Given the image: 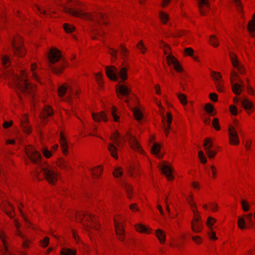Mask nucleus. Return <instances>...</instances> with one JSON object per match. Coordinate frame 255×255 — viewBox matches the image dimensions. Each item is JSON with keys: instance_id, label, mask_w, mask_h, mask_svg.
Returning a JSON list of instances; mask_svg holds the SVG:
<instances>
[{"instance_id": "nucleus-1", "label": "nucleus", "mask_w": 255, "mask_h": 255, "mask_svg": "<svg viewBox=\"0 0 255 255\" xmlns=\"http://www.w3.org/2000/svg\"><path fill=\"white\" fill-rule=\"evenodd\" d=\"M127 68L122 67L120 70L112 66L110 67H106V72L107 76L111 80L114 81H117L119 77L121 78L122 81H120L119 84L116 86V93L119 98L121 99L122 96L128 98V95L131 93V90L127 85L120 84L122 82H124L127 79Z\"/></svg>"}, {"instance_id": "nucleus-2", "label": "nucleus", "mask_w": 255, "mask_h": 255, "mask_svg": "<svg viewBox=\"0 0 255 255\" xmlns=\"http://www.w3.org/2000/svg\"><path fill=\"white\" fill-rule=\"evenodd\" d=\"M10 75L14 89L17 93L20 91L26 96L34 97L35 88L28 82L27 75L24 71L21 72V77L12 73H10Z\"/></svg>"}, {"instance_id": "nucleus-3", "label": "nucleus", "mask_w": 255, "mask_h": 255, "mask_svg": "<svg viewBox=\"0 0 255 255\" xmlns=\"http://www.w3.org/2000/svg\"><path fill=\"white\" fill-rule=\"evenodd\" d=\"M49 67L56 74L60 73L65 67L60 51L56 48L51 49L48 55Z\"/></svg>"}, {"instance_id": "nucleus-4", "label": "nucleus", "mask_w": 255, "mask_h": 255, "mask_svg": "<svg viewBox=\"0 0 255 255\" xmlns=\"http://www.w3.org/2000/svg\"><path fill=\"white\" fill-rule=\"evenodd\" d=\"M63 9L66 13L71 14L75 16L93 21L95 22V23L99 25L102 23L104 24H107V22L106 20V17L103 14H99L95 18L93 15L89 13L83 12L80 10H74L65 6H63Z\"/></svg>"}, {"instance_id": "nucleus-5", "label": "nucleus", "mask_w": 255, "mask_h": 255, "mask_svg": "<svg viewBox=\"0 0 255 255\" xmlns=\"http://www.w3.org/2000/svg\"><path fill=\"white\" fill-rule=\"evenodd\" d=\"M58 92L59 96L63 98L64 101L71 105L72 104L73 95L78 94V92H75L72 87L69 84L59 87Z\"/></svg>"}, {"instance_id": "nucleus-6", "label": "nucleus", "mask_w": 255, "mask_h": 255, "mask_svg": "<svg viewBox=\"0 0 255 255\" xmlns=\"http://www.w3.org/2000/svg\"><path fill=\"white\" fill-rule=\"evenodd\" d=\"M12 49L14 54L19 57L24 55L25 52L24 48L22 47V40L19 36H15L11 39Z\"/></svg>"}, {"instance_id": "nucleus-7", "label": "nucleus", "mask_w": 255, "mask_h": 255, "mask_svg": "<svg viewBox=\"0 0 255 255\" xmlns=\"http://www.w3.org/2000/svg\"><path fill=\"white\" fill-rule=\"evenodd\" d=\"M40 172H42L45 179L48 182L54 184L57 180V174L49 166L40 165Z\"/></svg>"}, {"instance_id": "nucleus-8", "label": "nucleus", "mask_w": 255, "mask_h": 255, "mask_svg": "<svg viewBox=\"0 0 255 255\" xmlns=\"http://www.w3.org/2000/svg\"><path fill=\"white\" fill-rule=\"evenodd\" d=\"M26 153L29 158L34 163L39 164L41 159V154L33 147L26 149Z\"/></svg>"}, {"instance_id": "nucleus-9", "label": "nucleus", "mask_w": 255, "mask_h": 255, "mask_svg": "<svg viewBox=\"0 0 255 255\" xmlns=\"http://www.w3.org/2000/svg\"><path fill=\"white\" fill-rule=\"evenodd\" d=\"M231 80L232 82V90L234 93L236 95H240L242 92L241 85L238 83L234 82V81L242 82L241 79L238 78V74L232 71L231 75Z\"/></svg>"}, {"instance_id": "nucleus-10", "label": "nucleus", "mask_w": 255, "mask_h": 255, "mask_svg": "<svg viewBox=\"0 0 255 255\" xmlns=\"http://www.w3.org/2000/svg\"><path fill=\"white\" fill-rule=\"evenodd\" d=\"M203 146L209 158H214L216 154V152L211 149L213 146V143L210 138H207L204 140Z\"/></svg>"}, {"instance_id": "nucleus-11", "label": "nucleus", "mask_w": 255, "mask_h": 255, "mask_svg": "<svg viewBox=\"0 0 255 255\" xmlns=\"http://www.w3.org/2000/svg\"><path fill=\"white\" fill-rule=\"evenodd\" d=\"M127 137L131 147L132 149L139 152H141L142 151L140 145L138 144L136 139L134 136L129 133H127Z\"/></svg>"}, {"instance_id": "nucleus-12", "label": "nucleus", "mask_w": 255, "mask_h": 255, "mask_svg": "<svg viewBox=\"0 0 255 255\" xmlns=\"http://www.w3.org/2000/svg\"><path fill=\"white\" fill-rule=\"evenodd\" d=\"M229 138L231 144L237 145L239 143V139L238 133L233 127H231L229 128Z\"/></svg>"}, {"instance_id": "nucleus-13", "label": "nucleus", "mask_w": 255, "mask_h": 255, "mask_svg": "<svg viewBox=\"0 0 255 255\" xmlns=\"http://www.w3.org/2000/svg\"><path fill=\"white\" fill-rule=\"evenodd\" d=\"M115 226L116 233L119 237V239L121 241H124L125 238L124 231L123 229V225L115 220Z\"/></svg>"}, {"instance_id": "nucleus-14", "label": "nucleus", "mask_w": 255, "mask_h": 255, "mask_svg": "<svg viewBox=\"0 0 255 255\" xmlns=\"http://www.w3.org/2000/svg\"><path fill=\"white\" fill-rule=\"evenodd\" d=\"M167 61L169 65L173 64L175 70L178 72L182 71V68L179 64L178 61L172 55H168L167 57Z\"/></svg>"}, {"instance_id": "nucleus-15", "label": "nucleus", "mask_w": 255, "mask_h": 255, "mask_svg": "<svg viewBox=\"0 0 255 255\" xmlns=\"http://www.w3.org/2000/svg\"><path fill=\"white\" fill-rule=\"evenodd\" d=\"M212 77L215 81V84L216 85V87L217 88L218 91L220 92H223V86L221 83V78L222 77V76L220 74V73L215 72H212Z\"/></svg>"}, {"instance_id": "nucleus-16", "label": "nucleus", "mask_w": 255, "mask_h": 255, "mask_svg": "<svg viewBox=\"0 0 255 255\" xmlns=\"http://www.w3.org/2000/svg\"><path fill=\"white\" fill-rule=\"evenodd\" d=\"M160 169L162 173L166 176L168 180H170L173 179V176L172 174V170L169 165L163 164L161 165Z\"/></svg>"}, {"instance_id": "nucleus-17", "label": "nucleus", "mask_w": 255, "mask_h": 255, "mask_svg": "<svg viewBox=\"0 0 255 255\" xmlns=\"http://www.w3.org/2000/svg\"><path fill=\"white\" fill-rule=\"evenodd\" d=\"M172 118L171 114L168 113L166 115V119L163 117V122L164 123V130L166 135L168 133V129L170 128V124L172 122Z\"/></svg>"}, {"instance_id": "nucleus-18", "label": "nucleus", "mask_w": 255, "mask_h": 255, "mask_svg": "<svg viewBox=\"0 0 255 255\" xmlns=\"http://www.w3.org/2000/svg\"><path fill=\"white\" fill-rule=\"evenodd\" d=\"M82 217H83V218H85V219L87 221H88L89 220H91V222H92V225H91L90 226L92 227V228H95L96 230H98V223L97 222V221L96 220V218L92 217V215L91 214H87V215H86V214L85 213H82L81 216L80 215H79V219L81 220V218Z\"/></svg>"}, {"instance_id": "nucleus-19", "label": "nucleus", "mask_w": 255, "mask_h": 255, "mask_svg": "<svg viewBox=\"0 0 255 255\" xmlns=\"http://www.w3.org/2000/svg\"><path fill=\"white\" fill-rule=\"evenodd\" d=\"M21 127L23 130L26 133H29L31 132V128L28 124V119L26 117L23 116L21 121Z\"/></svg>"}, {"instance_id": "nucleus-20", "label": "nucleus", "mask_w": 255, "mask_h": 255, "mask_svg": "<svg viewBox=\"0 0 255 255\" xmlns=\"http://www.w3.org/2000/svg\"><path fill=\"white\" fill-rule=\"evenodd\" d=\"M230 57L233 66L235 68H237L241 73H242L243 72L241 70V66L239 64V61L237 59V55L234 53H230Z\"/></svg>"}, {"instance_id": "nucleus-21", "label": "nucleus", "mask_w": 255, "mask_h": 255, "mask_svg": "<svg viewBox=\"0 0 255 255\" xmlns=\"http://www.w3.org/2000/svg\"><path fill=\"white\" fill-rule=\"evenodd\" d=\"M120 184L126 190L128 198L130 199L132 194V187L123 180L120 181Z\"/></svg>"}, {"instance_id": "nucleus-22", "label": "nucleus", "mask_w": 255, "mask_h": 255, "mask_svg": "<svg viewBox=\"0 0 255 255\" xmlns=\"http://www.w3.org/2000/svg\"><path fill=\"white\" fill-rule=\"evenodd\" d=\"M60 140L62 152L64 154H67L68 153V145L66 139L62 133H60Z\"/></svg>"}, {"instance_id": "nucleus-23", "label": "nucleus", "mask_w": 255, "mask_h": 255, "mask_svg": "<svg viewBox=\"0 0 255 255\" xmlns=\"http://www.w3.org/2000/svg\"><path fill=\"white\" fill-rule=\"evenodd\" d=\"M187 200L189 204L190 205V206L192 208V211L194 214V221H193L192 222L199 223V217L198 216H196V211H195V210L194 209V208H196V206H195V204L192 201V195H191L190 197L187 198Z\"/></svg>"}, {"instance_id": "nucleus-24", "label": "nucleus", "mask_w": 255, "mask_h": 255, "mask_svg": "<svg viewBox=\"0 0 255 255\" xmlns=\"http://www.w3.org/2000/svg\"><path fill=\"white\" fill-rule=\"evenodd\" d=\"M92 117L94 120L97 122H100L102 120L104 121H107V116L106 114L103 112L97 114L93 113Z\"/></svg>"}, {"instance_id": "nucleus-25", "label": "nucleus", "mask_w": 255, "mask_h": 255, "mask_svg": "<svg viewBox=\"0 0 255 255\" xmlns=\"http://www.w3.org/2000/svg\"><path fill=\"white\" fill-rule=\"evenodd\" d=\"M108 148L110 151L111 155L114 158L117 159L118 157L117 155V147L113 143H110L108 144Z\"/></svg>"}, {"instance_id": "nucleus-26", "label": "nucleus", "mask_w": 255, "mask_h": 255, "mask_svg": "<svg viewBox=\"0 0 255 255\" xmlns=\"http://www.w3.org/2000/svg\"><path fill=\"white\" fill-rule=\"evenodd\" d=\"M203 5H206L207 7L209 6L208 0H200V2L198 3L200 14L202 15H204L206 13L205 10L204 9Z\"/></svg>"}, {"instance_id": "nucleus-27", "label": "nucleus", "mask_w": 255, "mask_h": 255, "mask_svg": "<svg viewBox=\"0 0 255 255\" xmlns=\"http://www.w3.org/2000/svg\"><path fill=\"white\" fill-rule=\"evenodd\" d=\"M253 20L249 21L248 28L252 36H254V32L255 30V14L254 15Z\"/></svg>"}, {"instance_id": "nucleus-28", "label": "nucleus", "mask_w": 255, "mask_h": 255, "mask_svg": "<svg viewBox=\"0 0 255 255\" xmlns=\"http://www.w3.org/2000/svg\"><path fill=\"white\" fill-rule=\"evenodd\" d=\"M121 135L118 132L114 133L111 137V139L113 142L116 143L117 146H119L121 145Z\"/></svg>"}, {"instance_id": "nucleus-29", "label": "nucleus", "mask_w": 255, "mask_h": 255, "mask_svg": "<svg viewBox=\"0 0 255 255\" xmlns=\"http://www.w3.org/2000/svg\"><path fill=\"white\" fill-rule=\"evenodd\" d=\"M132 111L135 119L138 122H140L143 118V115L141 111L137 108H133Z\"/></svg>"}, {"instance_id": "nucleus-30", "label": "nucleus", "mask_w": 255, "mask_h": 255, "mask_svg": "<svg viewBox=\"0 0 255 255\" xmlns=\"http://www.w3.org/2000/svg\"><path fill=\"white\" fill-rule=\"evenodd\" d=\"M37 69V65L35 63L32 64L31 65V71L32 73V77L33 79L37 81H39L38 76L36 72V70Z\"/></svg>"}, {"instance_id": "nucleus-31", "label": "nucleus", "mask_w": 255, "mask_h": 255, "mask_svg": "<svg viewBox=\"0 0 255 255\" xmlns=\"http://www.w3.org/2000/svg\"><path fill=\"white\" fill-rule=\"evenodd\" d=\"M53 114V110L50 106H46L45 107L43 112V116L44 118L52 116Z\"/></svg>"}, {"instance_id": "nucleus-32", "label": "nucleus", "mask_w": 255, "mask_h": 255, "mask_svg": "<svg viewBox=\"0 0 255 255\" xmlns=\"http://www.w3.org/2000/svg\"><path fill=\"white\" fill-rule=\"evenodd\" d=\"M156 235L161 244H163L165 241V235L162 230L158 229L156 231Z\"/></svg>"}, {"instance_id": "nucleus-33", "label": "nucleus", "mask_w": 255, "mask_h": 255, "mask_svg": "<svg viewBox=\"0 0 255 255\" xmlns=\"http://www.w3.org/2000/svg\"><path fill=\"white\" fill-rule=\"evenodd\" d=\"M241 104L244 108L247 110L251 109L253 107V104L247 99L242 100Z\"/></svg>"}, {"instance_id": "nucleus-34", "label": "nucleus", "mask_w": 255, "mask_h": 255, "mask_svg": "<svg viewBox=\"0 0 255 255\" xmlns=\"http://www.w3.org/2000/svg\"><path fill=\"white\" fill-rule=\"evenodd\" d=\"M191 227L192 230L196 233L199 232L202 230V225L200 223L192 222Z\"/></svg>"}, {"instance_id": "nucleus-35", "label": "nucleus", "mask_w": 255, "mask_h": 255, "mask_svg": "<svg viewBox=\"0 0 255 255\" xmlns=\"http://www.w3.org/2000/svg\"><path fill=\"white\" fill-rule=\"evenodd\" d=\"M102 169L100 166L91 170V172L95 177H99L102 172Z\"/></svg>"}, {"instance_id": "nucleus-36", "label": "nucleus", "mask_w": 255, "mask_h": 255, "mask_svg": "<svg viewBox=\"0 0 255 255\" xmlns=\"http://www.w3.org/2000/svg\"><path fill=\"white\" fill-rule=\"evenodd\" d=\"M61 255H76V252L69 249H63L61 251Z\"/></svg>"}, {"instance_id": "nucleus-37", "label": "nucleus", "mask_w": 255, "mask_h": 255, "mask_svg": "<svg viewBox=\"0 0 255 255\" xmlns=\"http://www.w3.org/2000/svg\"><path fill=\"white\" fill-rule=\"evenodd\" d=\"M177 96L181 102V103L183 105H186L187 101V97L183 94L182 93H177Z\"/></svg>"}, {"instance_id": "nucleus-38", "label": "nucleus", "mask_w": 255, "mask_h": 255, "mask_svg": "<svg viewBox=\"0 0 255 255\" xmlns=\"http://www.w3.org/2000/svg\"><path fill=\"white\" fill-rule=\"evenodd\" d=\"M210 43L214 47H217L219 45L218 39L215 35H211L209 39Z\"/></svg>"}, {"instance_id": "nucleus-39", "label": "nucleus", "mask_w": 255, "mask_h": 255, "mask_svg": "<svg viewBox=\"0 0 255 255\" xmlns=\"http://www.w3.org/2000/svg\"><path fill=\"white\" fill-rule=\"evenodd\" d=\"M241 203L242 206L243 210L245 212L248 211L250 209V205L249 203L245 200H242L241 201Z\"/></svg>"}, {"instance_id": "nucleus-40", "label": "nucleus", "mask_w": 255, "mask_h": 255, "mask_svg": "<svg viewBox=\"0 0 255 255\" xmlns=\"http://www.w3.org/2000/svg\"><path fill=\"white\" fill-rule=\"evenodd\" d=\"M128 172L129 173L130 175L132 177L134 176V174H138V171L137 167L132 165L129 167Z\"/></svg>"}, {"instance_id": "nucleus-41", "label": "nucleus", "mask_w": 255, "mask_h": 255, "mask_svg": "<svg viewBox=\"0 0 255 255\" xmlns=\"http://www.w3.org/2000/svg\"><path fill=\"white\" fill-rule=\"evenodd\" d=\"M59 166L63 169H68L70 168L68 163L65 160H61L58 163Z\"/></svg>"}, {"instance_id": "nucleus-42", "label": "nucleus", "mask_w": 255, "mask_h": 255, "mask_svg": "<svg viewBox=\"0 0 255 255\" xmlns=\"http://www.w3.org/2000/svg\"><path fill=\"white\" fill-rule=\"evenodd\" d=\"M17 235L20 237L23 240V246L24 248H27L28 247V240L26 239L24 236L22 234L20 231H18Z\"/></svg>"}, {"instance_id": "nucleus-43", "label": "nucleus", "mask_w": 255, "mask_h": 255, "mask_svg": "<svg viewBox=\"0 0 255 255\" xmlns=\"http://www.w3.org/2000/svg\"><path fill=\"white\" fill-rule=\"evenodd\" d=\"M238 225L241 229H244L246 228V222L244 218L239 217Z\"/></svg>"}, {"instance_id": "nucleus-44", "label": "nucleus", "mask_w": 255, "mask_h": 255, "mask_svg": "<svg viewBox=\"0 0 255 255\" xmlns=\"http://www.w3.org/2000/svg\"><path fill=\"white\" fill-rule=\"evenodd\" d=\"M160 145L158 143H154L152 147V152L153 154L157 155L160 150Z\"/></svg>"}, {"instance_id": "nucleus-45", "label": "nucleus", "mask_w": 255, "mask_h": 255, "mask_svg": "<svg viewBox=\"0 0 255 255\" xmlns=\"http://www.w3.org/2000/svg\"><path fill=\"white\" fill-rule=\"evenodd\" d=\"M64 29L66 32H72L75 29V27L67 23H65L63 25Z\"/></svg>"}, {"instance_id": "nucleus-46", "label": "nucleus", "mask_w": 255, "mask_h": 255, "mask_svg": "<svg viewBox=\"0 0 255 255\" xmlns=\"http://www.w3.org/2000/svg\"><path fill=\"white\" fill-rule=\"evenodd\" d=\"M136 229L137 231L141 233H148V229L141 224H138L136 226Z\"/></svg>"}, {"instance_id": "nucleus-47", "label": "nucleus", "mask_w": 255, "mask_h": 255, "mask_svg": "<svg viewBox=\"0 0 255 255\" xmlns=\"http://www.w3.org/2000/svg\"><path fill=\"white\" fill-rule=\"evenodd\" d=\"M205 110L211 115H214V114L213 113L214 107L211 104H207L205 106Z\"/></svg>"}, {"instance_id": "nucleus-48", "label": "nucleus", "mask_w": 255, "mask_h": 255, "mask_svg": "<svg viewBox=\"0 0 255 255\" xmlns=\"http://www.w3.org/2000/svg\"><path fill=\"white\" fill-rule=\"evenodd\" d=\"M160 18L163 23H166L169 19V16L167 14L161 12L160 13Z\"/></svg>"}, {"instance_id": "nucleus-49", "label": "nucleus", "mask_w": 255, "mask_h": 255, "mask_svg": "<svg viewBox=\"0 0 255 255\" xmlns=\"http://www.w3.org/2000/svg\"><path fill=\"white\" fill-rule=\"evenodd\" d=\"M114 175L116 177H118L119 176H121L123 174V170L121 167H117L114 172H113Z\"/></svg>"}, {"instance_id": "nucleus-50", "label": "nucleus", "mask_w": 255, "mask_h": 255, "mask_svg": "<svg viewBox=\"0 0 255 255\" xmlns=\"http://www.w3.org/2000/svg\"><path fill=\"white\" fill-rule=\"evenodd\" d=\"M2 62L3 66L7 68L10 65L9 58L6 56H3L2 58Z\"/></svg>"}, {"instance_id": "nucleus-51", "label": "nucleus", "mask_w": 255, "mask_h": 255, "mask_svg": "<svg viewBox=\"0 0 255 255\" xmlns=\"http://www.w3.org/2000/svg\"><path fill=\"white\" fill-rule=\"evenodd\" d=\"M6 213L8 215L10 218H12L14 216V213L12 212L13 207L10 204L8 205L7 208H6Z\"/></svg>"}, {"instance_id": "nucleus-52", "label": "nucleus", "mask_w": 255, "mask_h": 255, "mask_svg": "<svg viewBox=\"0 0 255 255\" xmlns=\"http://www.w3.org/2000/svg\"><path fill=\"white\" fill-rule=\"evenodd\" d=\"M0 239L2 242V245L4 246V248L5 251L7 250V246H6V241L5 239V235L2 232L0 231Z\"/></svg>"}, {"instance_id": "nucleus-53", "label": "nucleus", "mask_w": 255, "mask_h": 255, "mask_svg": "<svg viewBox=\"0 0 255 255\" xmlns=\"http://www.w3.org/2000/svg\"><path fill=\"white\" fill-rule=\"evenodd\" d=\"M235 4L237 7V10L239 12H242L243 11V6L241 3V0H234Z\"/></svg>"}, {"instance_id": "nucleus-54", "label": "nucleus", "mask_w": 255, "mask_h": 255, "mask_svg": "<svg viewBox=\"0 0 255 255\" xmlns=\"http://www.w3.org/2000/svg\"><path fill=\"white\" fill-rule=\"evenodd\" d=\"M161 47H163L165 54H168L169 53L170 47L166 43L161 42Z\"/></svg>"}, {"instance_id": "nucleus-55", "label": "nucleus", "mask_w": 255, "mask_h": 255, "mask_svg": "<svg viewBox=\"0 0 255 255\" xmlns=\"http://www.w3.org/2000/svg\"><path fill=\"white\" fill-rule=\"evenodd\" d=\"M245 216L247 218V220L248 222L249 223L250 226L251 227H253L254 226V223L252 220V213L248 214L246 215Z\"/></svg>"}, {"instance_id": "nucleus-56", "label": "nucleus", "mask_w": 255, "mask_h": 255, "mask_svg": "<svg viewBox=\"0 0 255 255\" xmlns=\"http://www.w3.org/2000/svg\"><path fill=\"white\" fill-rule=\"evenodd\" d=\"M199 158L202 163H205L207 162V159L204 156V153L202 151L200 150L198 152Z\"/></svg>"}, {"instance_id": "nucleus-57", "label": "nucleus", "mask_w": 255, "mask_h": 255, "mask_svg": "<svg viewBox=\"0 0 255 255\" xmlns=\"http://www.w3.org/2000/svg\"><path fill=\"white\" fill-rule=\"evenodd\" d=\"M137 47L139 49V50L141 51L142 53H144L145 51L146 50V48L144 45L142 41H140L138 43Z\"/></svg>"}, {"instance_id": "nucleus-58", "label": "nucleus", "mask_w": 255, "mask_h": 255, "mask_svg": "<svg viewBox=\"0 0 255 255\" xmlns=\"http://www.w3.org/2000/svg\"><path fill=\"white\" fill-rule=\"evenodd\" d=\"M213 126L217 130L220 129V126L219 125V121L217 118H214L212 123Z\"/></svg>"}, {"instance_id": "nucleus-59", "label": "nucleus", "mask_w": 255, "mask_h": 255, "mask_svg": "<svg viewBox=\"0 0 255 255\" xmlns=\"http://www.w3.org/2000/svg\"><path fill=\"white\" fill-rule=\"evenodd\" d=\"M116 112H117L116 108L115 107H113L112 111H111V114H112V115L113 116V117L114 120L116 122H118V120L119 119V117L117 115Z\"/></svg>"}, {"instance_id": "nucleus-60", "label": "nucleus", "mask_w": 255, "mask_h": 255, "mask_svg": "<svg viewBox=\"0 0 255 255\" xmlns=\"http://www.w3.org/2000/svg\"><path fill=\"white\" fill-rule=\"evenodd\" d=\"M95 78L99 85L101 86L102 84L101 75L100 73H98L96 75Z\"/></svg>"}, {"instance_id": "nucleus-61", "label": "nucleus", "mask_w": 255, "mask_h": 255, "mask_svg": "<svg viewBox=\"0 0 255 255\" xmlns=\"http://www.w3.org/2000/svg\"><path fill=\"white\" fill-rule=\"evenodd\" d=\"M230 112L232 113V114L234 115H236L238 114V109L237 107L235 106L231 105L230 107Z\"/></svg>"}, {"instance_id": "nucleus-62", "label": "nucleus", "mask_w": 255, "mask_h": 255, "mask_svg": "<svg viewBox=\"0 0 255 255\" xmlns=\"http://www.w3.org/2000/svg\"><path fill=\"white\" fill-rule=\"evenodd\" d=\"M185 52L187 55L192 56L193 54V50L190 47L186 48L185 49Z\"/></svg>"}, {"instance_id": "nucleus-63", "label": "nucleus", "mask_w": 255, "mask_h": 255, "mask_svg": "<svg viewBox=\"0 0 255 255\" xmlns=\"http://www.w3.org/2000/svg\"><path fill=\"white\" fill-rule=\"evenodd\" d=\"M209 97L213 102H216L218 100V95L216 93H211L209 95Z\"/></svg>"}, {"instance_id": "nucleus-64", "label": "nucleus", "mask_w": 255, "mask_h": 255, "mask_svg": "<svg viewBox=\"0 0 255 255\" xmlns=\"http://www.w3.org/2000/svg\"><path fill=\"white\" fill-rule=\"evenodd\" d=\"M216 220L214 218L212 217H209L207 221V225L210 227H211L212 226L215 222Z\"/></svg>"}]
</instances>
